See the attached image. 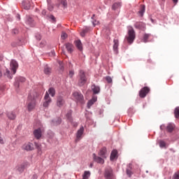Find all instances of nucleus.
<instances>
[{"mask_svg": "<svg viewBox=\"0 0 179 179\" xmlns=\"http://www.w3.org/2000/svg\"><path fill=\"white\" fill-rule=\"evenodd\" d=\"M22 5L24 6V9H26V10H29V9H30V1H27L22 3Z\"/></svg>", "mask_w": 179, "mask_h": 179, "instance_id": "26", "label": "nucleus"}, {"mask_svg": "<svg viewBox=\"0 0 179 179\" xmlns=\"http://www.w3.org/2000/svg\"><path fill=\"white\" fill-rule=\"evenodd\" d=\"M33 22H34V20L31 17L27 16V21H26L27 24H29V26H33Z\"/></svg>", "mask_w": 179, "mask_h": 179, "instance_id": "28", "label": "nucleus"}, {"mask_svg": "<svg viewBox=\"0 0 179 179\" xmlns=\"http://www.w3.org/2000/svg\"><path fill=\"white\" fill-rule=\"evenodd\" d=\"M73 75H75V72L73 71H70L69 73V78H73Z\"/></svg>", "mask_w": 179, "mask_h": 179, "instance_id": "44", "label": "nucleus"}, {"mask_svg": "<svg viewBox=\"0 0 179 179\" xmlns=\"http://www.w3.org/2000/svg\"><path fill=\"white\" fill-rule=\"evenodd\" d=\"M45 101L43 102V107H48L51 103V98L50 97V94L48 92H46L44 96Z\"/></svg>", "mask_w": 179, "mask_h": 179, "instance_id": "9", "label": "nucleus"}, {"mask_svg": "<svg viewBox=\"0 0 179 179\" xmlns=\"http://www.w3.org/2000/svg\"><path fill=\"white\" fill-rule=\"evenodd\" d=\"M48 2V10H54V5L52 4V3L51 2V0H47Z\"/></svg>", "mask_w": 179, "mask_h": 179, "instance_id": "30", "label": "nucleus"}, {"mask_svg": "<svg viewBox=\"0 0 179 179\" xmlns=\"http://www.w3.org/2000/svg\"><path fill=\"white\" fill-rule=\"evenodd\" d=\"M73 127H78V123H73Z\"/></svg>", "mask_w": 179, "mask_h": 179, "instance_id": "62", "label": "nucleus"}, {"mask_svg": "<svg viewBox=\"0 0 179 179\" xmlns=\"http://www.w3.org/2000/svg\"><path fill=\"white\" fill-rule=\"evenodd\" d=\"M106 79L108 83H111L113 82V79L110 76L106 77Z\"/></svg>", "mask_w": 179, "mask_h": 179, "instance_id": "45", "label": "nucleus"}, {"mask_svg": "<svg viewBox=\"0 0 179 179\" xmlns=\"http://www.w3.org/2000/svg\"><path fill=\"white\" fill-rule=\"evenodd\" d=\"M17 33H19V31L17 29L13 30V34H17Z\"/></svg>", "mask_w": 179, "mask_h": 179, "instance_id": "50", "label": "nucleus"}, {"mask_svg": "<svg viewBox=\"0 0 179 179\" xmlns=\"http://www.w3.org/2000/svg\"><path fill=\"white\" fill-rule=\"evenodd\" d=\"M91 89L94 94H99V93H100V87L99 86L93 85H92Z\"/></svg>", "mask_w": 179, "mask_h": 179, "instance_id": "18", "label": "nucleus"}, {"mask_svg": "<svg viewBox=\"0 0 179 179\" xmlns=\"http://www.w3.org/2000/svg\"><path fill=\"white\" fill-rule=\"evenodd\" d=\"M29 166V163L27 162H24L22 164H20L17 166V170L19 171V173H23L24 171V169Z\"/></svg>", "mask_w": 179, "mask_h": 179, "instance_id": "14", "label": "nucleus"}, {"mask_svg": "<svg viewBox=\"0 0 179 179\" xmlns=\"http://www.w3.org/2000/svg\"><path fill=\"white\" fill-rule=\"evenodd\" d=\"M120 6H121V3H115L113 6H112V9L113 10H115L116 9H118V8H120Z\"/></svg>", "mask_w": 179, "mask_h": 179, "instance_id": "36", "label": "nucleus"}, {"mask_svg": "<svg viewBox=\"0 0 179 179\" xmlns=\"http://www.w3.org/2000/svg\"><path fill=\"white\" fill-rule=\"evenodd\" d=\"M145 5H141L140 10L138 11V15L141 17L143 16V14L145 13Z\"/></svg>", "mask_w": 179, "mask_h": 179, "instance_id": "29", "label": "nucleus"}, {"mask_svg": "<svg viewBox=\"0 0 179 179\" xmlns=\"http://www.w3.org/2000/svg\"><path fill=\"white\" fill-rule=\"evenodd\" d=\"M83 132H85V128L82 126L80 129L77 131L76 138L77 141H80L82 136L83 135Z\"/></svg>", "mask_w": 179, "mask_h": 179, "instance_id": "17", "label": "nucleus"}, {"mask_svg": "<svg viewBox=\"0 0 179 179\" xmlns=\"http://www.w3.org/2000/svg\"><path fill=\"white\" fill-rule=\"evenodd\" d=\"M46 13H47V11L45 10H42V15H43L44 16H45Z\"/></svg>", "mask_w": 179, "mask_h": 179, "instance_id": "52", "label": "nucleus"}, {"mask_svg": "<svg viewBox=\"0 0 179 179\" xmlns=\"http://www.w3.org/2000/svg\"><path fill=\"white\" fill-rule=\"evenodd\" d=\"M65 104V99L62 96H58L57 99V107H62Z\"/></svg>", "mask_w": 179, "mask_h": 179, "instance_id": "13", "label": "nucleus"}, {"mask_svg": "<svg viewBox=\"0 0 179 179\" xmlns=\"http://www.w3.org/2000/svg\"><path fill=\"white\" fill-rule=\"evenodd\" d=\"M73 97H74L75 100L81 104L85 103V99L83 98V95L80 92H76L73 93Z\"/></svg>", "mask_w": 179, "mask_h": 179, "instance_id": "3", "label": "nucleus"}, {"mask_svg": "<svg viewBox=\"0 0 179 179\" xmlns=\"http://www.w3.org/2000/svg\"><path fill=\"white\" fill-rule=\"evenodd\" d=\"M78 76V86H85V85H86V82H87V78H86V74L85 73V71L80 70Z\"/></svg>", "mask_w": 179, "mask_h": 179, "instance_id": "2", "label": "nucleus"}, {"mask_svg": "<svg viewBox=\"0 0 179 179\" xmlns=\"http://www.w3.org/2000/svg\"><path fill=\"white\" fill-rule=\"evenodd\" d=\"M17 18L18 19V20H20V15L17 14Z\"/></svg>", "mask_w": 179, "mask_h": 179, "instance_id": "57", "label": "nucleus"}, {"mask_svg": "<svg viewBox=\"0 0 179 179\" xmlns=\"http://www.w3.org/2000/svg\"><path fill=\"white\" fill-rule=\"evenodd\" d=\"M31 96H28L27 101V108L28 111H33L34 108H36V101L34 100H31Z\"/></svg>", "mask_w": 179, "mask_h": 179, "instance_id": "4", "label": "nucleus"}, {"mask_svg": "<svg viewBox=\"0 0 179 179\" xmlns=\"http://www.w3.org/2000/svg\"><path fill=\"white\" fill-rule=\"evenodd\" d=\"M104 177L106 179H114V175L113 174V169L111 168L106 169Z\"/></svg>", "mask_w": 179, "mask_h": 179, "instance_id": "8", "label": "nucleus"}, {"mask_svg": "<svg viewBox=\"0 0 179 179\" xmlns=\"http://www.w3.org/2000/svg\"><path fill=\"white\" fill-rule=\"evenodd\" d=\"M173 179H179V171H177L174 173Z\"/></svg>", "mask_w": 179, "mask_h": 179, "instance_id": "43", "label": "nucleus"}, {"mask_svg": "<svg viewBox=\"0 0 179 179\" xmlns=\"http://www.w3.org/2000/svg\"><path fill=\"white\" fill-rule=\"evenodd\" d=\"M36 40H41V35H36Z\"/></svg>", "mask_w": 179, "mask_h": 179, "instance_id": "51", "label": "nucleus"}, {"mask_svg": "<svg viewBox=\"0 0 179 179\" xmlns=\"http://www.w3.org/2000/svg\"><path fill=\"white\" fill-rule=\"evenodd\" d=\"M26 82V78L23 77H17L15 78V82L14 83V85L15 87H20V83H24Z\"/></svg>", "mask_w": 179, "mask_h": 179, "instance_id": "10", "label": "nucleus"}, {"mask_svg": "<svg viewBox=\"0 0 179 179\" xmlns=\"http://www.w3.org/2000/svg\"><path fill=\"white\" fill-rule=\"evenodd\" d=\"M150 34H145L143 36V43H148L149 38L151 37Z\"/></svg>", "mask_w": 179, "mask_h": 179, "instance_id": "25", "label": "nucleus"}, {"mask_svg": "<svg viewBox=\"0 0 179 179\" xmlns=\"http://www.w3.org/2000/svg\"><path fill=\"white\" fill-rule=\"evenodd\" d=\"M135 30L132 27H128V33L126 36V40L129 44H132L135 40Z\"/></svg>", "mask_w": 179, "mask_h": 179, "instance_id": "1", "label": "nucleus"}, {"mask_svg": "<svg viewBox=\"0 0 179 179\" xmlns=\"http://www.w3.org/2000/svg\"><path fill=\"white\" fill-rule=\"evenodd\" d=\"M59 64H60L61 69H62V68H64V66H62V63H59Z\"/></svg>", "mask_w": 179, "mask_h": 179, "instance_id": "61", "label": "nucleus"}, {"mask_svg": "<svg viewBox=\"0 0 179 179\" xmlns=\"http://www.w3.org/2000/svg\"><path fill=\"white\" fill-rule=\"evenodd\" d=\"M92 24L94 27L97 26V24H100V22L96 20H94V21H92Z\"/></svg>", "mask_w": 179, "mask_h": 179, "instance_id": "42", "label": "nucleus"}, {"mask_svg": "<svg viewBox=\"0 0 179 179\" xmlns=\"http://www.w3.org/2000/svg\"><path fill=\"white\" fill-rule=\"evenodd\" d=\"M174 114H175L176 118H179V107L175 109Z\"/></svg>", "mask_w": 179, "mask_h": 179, "instance_id": "38", "label": "nucleus"}, {"mask_svg": "<svg viewBox=\"0 0 179 179\" xmlns=\"http://www.w3.org/2000/svg\"><path fill=\"white\" fill-rule=\"evenodd\" d=\"M99 155L101 157H103V159L107 158V156H108V154H107V149L105 147L102 148L100 150Z\"/></svg>", "mask_w": 179, "mask_h": 179, "instance_id": "16", "label": "nucleus"}, {"mask_svg": "<svg viewBox=\"0 0 179 179\" xmlns=\"http://www.w3.org/2000/svg\"><path fill=\"white\" fill-rule=\"evenodd\" d=\"M0 78H2V69L0 67Z\"/></svg>", "mask_w": 179, "mask_h": 179, "instance_id": "53", "label": "nucleus"}, {"mask_svg": "<svg viewBox=\"0 0 179 179\" xmlns=\"http://www.w3.org/2000/svg\"><path fill=\"white\" fill-rule=\"evenodd\" d=\"M134 27H136V29H138L139 30H142L143 31H145V30H146V24L143 22H136Z\"/></svg>", "mask_w": 179, "mask_h": 179, "instance_id": "12", "label": "nucleus"}, {"mask_svg": "<svg viewBox=\"0 0 179 179\" xmlns=\"http://www.w3.org/2000/svg\"><path fill=\"white\" fill-rule=\"evenodd\" d=\"M127 176H129V177H131V174H132V172H131V171L129 170H127Z\"/></svg>", "mask_w": 179, "mask_h": 179, "instance_id": "49", "label": "nucleus"}, {"mask_svg": "<svg viewBox=\"0 0 179 179\" xmlns=\"http://www.w3.org/2000/svg\"><path fill=\"white\" fill-rule=\"evenodd\" d=\"M163 128H164V125L160 126V129H162V131H163Z\"/></svg>", "mask_w": 179, "mask_h": 179, "instance_id": "60", "label": "nucleus"}, {"mask_svg": "<svg viewBox=\"0 0 179 179\" xmlns=\"http://www.w3.org/2000/svg\"><path fill=\"white\" fill-rule=\"evenodd\" d=\"M76 47H77L78 50L79 51H82L83 50V46L82 45V42L80 40H77L75 41Z\"/></svg>", "mask_w": 179, "mask_h": 179, "instance_id": "20", "label": "nucleus"}, {"mask_svg": "<svg viewBox=\"0 0 179 179\" xmlns=\"http://www.w3.org/2000/svg\"><path fill=\"white\" fill-rule=\"evenodd\" d=\"M81 36H85V34H83V32H82Z\"/></svg>", "mask_w": 179, "mask_h": 179, "instance_id": "63", "label": "nucleus"}, {"mask_svg": "<svg viewBox=\"0 0 179 179\" xmlns=\"http://www.w3.org/2000/svg\"><path fill=\"white\" fill-rule=\"evenodd\" d=\"M97 101V96H94L91 100H90L87 103V107L88 108H90L92 107V104H94Z\"/></svg>", "mask_w": 179, "mask_h": 179, "instance_id": "22", "label": "nucleus"}, {"mask_svg": "<svg viewBox=\"0 0 179 179\" xmlns=\"http://www.w3.org/2000/svg\"><path fill=\"white\" fill-rule=\"evenodd\" d=\"M32 178H33V179H37V175H34V176H32Z\"/></svg>", "mask_w": 179, "mask_h": 179, "instance_id": "56", "label": "nucleus"}, {"mask_svg": "<svg viewBox=\"0 0 179 179\" xmlns=\"http://www.w3.org/2000/svg\"><path fill=\"white\" fill-rule=\"evenodd\" d=\"M36 145L37 146V144H36Z\"/></svg>", "mask_w": 179, "mask_h": 179, "instance_id": "64", "label": "nucleus"}, {"mask_svg": "<svg viewBox=\"0 0 179 179\" xmlns=\"http://www.w3.org/2000/svg\"><path fill=\"white\" fill-rule=\"evenodd\" d=\"M150 92V88L148 87H143L139 92V96L141 99H145L148 93Z\"/></svg>", "mask_w": 179, "mask_h": 179, "instance_id": "5", "label": "nucleus"}, {"mask_svg": "<svg viewBox=\"0 0 179 179\" xmlns=\"http://www.w3.org/2000/svg\"><path fill=\"white\" fill-rule=\"evenodd\" d=\"M173 3H177L178 2V0H173Z\"/></svg>", "mask_w": 179, "mask_h": 179, "instance_id": "58", "label": "nucleus"}, {"mask_svg": "<svg viewBox=\"0 0 179 179\" xmlns=\"http://www.w3.org/2000/svg\"><path fill=\"white\" fill-rule=\"evenodd\" d=\"M61 38H62V40H65L66 38H68V34L65 32H62L61 35Z\"/></svg>", "mask_w": 179, "mask_h": 179, "instance_id": "40", "label": "nucleus"}, {"mask_svg": "<svg viewBox=\"0 0 179 179\" xmlns=\"http://www.w3.org/2000/svg\"><path fill=\"white\" fill-rule=\"evenodd\" d=\"M71 112L69 113L66 114V117H67L68 120H69V121H72V119L71 118Z\"/></svg>", "mask_w": 179, "mask_h": 179, "instance_id": "47", "label": "nucleus"}, {"mask_svg": "<svg viewBox=\"0 0 179 179\" xmlns=\"http://www.w3.org/2000/svg\"><path fill=\"white\" fill-rule=\"evenodd\" d=\"M34 136L36 139H41L43 136V129L41 128L36 129L34 131Z\"/></svg>", "mask_w": 179, "mask_h": 179, "instance_id": "11", "label": "nucleus"}, {"mask_svg": "<svg viewBox=\"0 0 179 179\" xmlns=\"http://www.w3.org/2000/svg\"><path fill=\"white\" fill-rule=\"evenodd\" d=\"M83 34H86V33H87V29H84L83 31Z\"/></svg>", "mask_w": 179, "mask_h": 179, "instance_id": "55", "label": "nucleus"}, {"mask_svg": "<svg viewBox=\"0 0 179 179\" xmlns=\"http://www.w3.org/2000/svg\"><path fill=\"white\" fill-rule=\"evenodd\" d=\"M52 122L53 125H59V124L62 122L61 118L58 117L56 121H52Z\"/></svg>", "mask_w": 179, "mask_h": 179, "instance_id": "37", "label": "nucleus"}, {"mask_svg": "<svg viewBox=\"0 0 179 179\" xmlns=\"http://www.w3.org/2000/svg\"><path fill=\"white\" fill-rule=\"evenodd\" d=\"M61 4L64 6V8H66L68 6V3L66 2V0H62Z\"/></svg>", "mask_w": 179, "mask_h": 179, "instance_id": "39", "label": "nucleus"}, {"mask_svg": "<svg viewBox=\"0 0 179 179\" xmlns=\"http://www.w3.org/2000/svg\"><path fill=\"white\" fill-rule=\"evenodd\" d=\"M65 46H66V48L68 52H70V54L71 52H73V45H72V43H66Z\"/></svg>", "mask_w": 179, "mask_h": 179, "instance_id": "21", "label": "nucleus"}, {"mask_svg": "<svg viewBox=\"0 0 179 179\" xmlns=\"http://www.w3.org/2000/svg\"><path fill=\"white\" fill-rule=\"evenodd\" d=\"M4 76H7L8 79H12L13 76L12 73H10V71L8 69L6 70V73H4Z\"/></svg>", "mask_w": 179, "mask_h": 179, "instance_id": "34", "label": "nucleus"}, {"mask_svg": "<svg viewBox=\"0 0 179 179\" xmlns=\"http://www.w3.org/2000/svg\"><path fill=\"white\" fill-rule=\"evenodd\" d=\"M113 42H114L113 50L115 52L117 53L118 52V45H119L118 39H114Z\"/></svg>", "mask_w": 179, "mask_h": 179, "instance_id": "24", "label": "nucleus"}, {"mask_svg": "<svg viewBox=\"0 0 179 179\" xmlns=\"http://www.w3.org/2000/svg\"><path fill=\"white\" fill-rule=\"evenodd\" d=\"M44 73H45V75H50V73H51V68H50L48 66H45Z\"/></svg>", "mask_w": 179, "mask_h": 179, "instance_id": "32", "label": "nucleus"}, {"mask_svg": "<svg viewBox=\"0 0 179 179\" xmlns=\"http://www.w3.org/2000/svg\"><path fill=\"white\" fill-rule=\"evenodd\" d=\"M159 147L160 148H166V142L164 141H159Z\"/></svg>", "mask_w": 179, "mask_h": 179, "instance_id": "41", "label": "nucleus"}, {"mask_svg": "<svg viewBox=\"0 0 179 179\" xmlns=\"http://www.w3.org/2000/svg\"><path fill=\"white\" fill-rule=\"evenodd\" d=\"M89 177H90V171H85L83 175V179H89Z\"/></svg>", "mask_w": 179, "mask_h": 179, "instance_id": "33", "label": "nucleus"}, {"mask_svg": "<svg viewBox=\"0 0 179 179\" xmlns=\"http://www.w3.org/2000/svg\"><path fill=\"white\" fill-rule=\"evenodd\" d=\"M7 117L8 118V120H15L16 119V114H15V113L13 112H8L7 113Z\"/></svg>", "mask_w": 179, "mask_h": 179, "instance_id": "23", "label": "nucleus"}, {"mask_svg": "<svg viewBox=\"0 0 179 179\" xmlns=\"http://www.w3.org/2000/svg\"><path fill=\"white\" fill-rule=\"evenodd\" d=\"M47 44V42L45 41H42L40 43V47H44Z\"/></svg>", "mask_w": 179, "mask_h": 179, "instance_id": "46", "label": "nucleus"}, {"mask_svg": "<svg viewBox=\"0 0 179 179\" xmlns=\"http://www.w3.org/2000/svg\"><path fill=\"white\" fill-rule=\"evenodd\" d=\"M29 97H32L31 100H37V99H41V95H40V93L38 92L34 91L30 95H29Z\"/></svg>", "mask_w": 179, "mask_h": 179, "instance_id": "15", "label": "nucleus"}, {"mask_svg": "<svg viewBox=\"0 0 179 179\" xmlns=\"http://www.w3.org/2000/svg\"><path fill=\"white\" fill-rule=\"evenodd\" d=\"M22 150H26L27 152H30L31 150H34V145L33 143L28 142L25 143L22 147Z\"/></svg>", "mask_w": 179, "mask_h": 179, "instance_id": "6", "label": "nucleus"}, {"mask_svg": "<svg viewBox=\"0 0 179 179\" xmlns=\"http://www.w3.org/2000/svg\"><path fill=\"white\" fill-rule=\"evenodd\" d=\"M95 17H96V15L93 14L92 16V17H91V19L93 20V19H94Z\"/></svg>", "mask_w": 179, "mask_h": 179, "instance_id": "59", "label": "nucleus"}, {"mask_svg": "<svg viewBox=\"0 0 179 179\" xmlns=\"http://www.w3.org/2000/svg\"><path fill=\"white\" fill-rule=\"evenodd\" d=\"M10 66L13 75H15V73H16L17 68H19V64H17V62H16V60L15 59L11 60Z\"/></svg>", "mask_w": 179, "mask_h": 179, "instance_id": "7", "label": "nucleus"}, {"mask_svg": "<svg viewBox=\"0 0 179 179\" xmlns=\"http://www.w3.org/2000/svg\"><path fill=\"white\" fill-rule=\"evenodd\" d=\"M0 143L1 145H3V143H5V140H3V138L1 136H0Z\"/></svg>", "mask_w": 179, "mask_h": 179, "instance_id": "48", "label": "nucleus"}, {"mask_svg": "<svg viewBox=\"0 0 179 179\" xmlns=\"http://www.w3.org/2000/svg\"><path fill=\"white\" fill-rule=\"evenodd\" d=\"M94 160L96 162V163H99L100 164H104V159L100 157L96 156V155L94 154Z\"/></svg>", "mask_w": 179, "mask_h": 179, "instance_id": "19", "label": "nucleus"}, {"mask_svg": "<svg viewBox=\"0 0 179 179\" xmlns=\"http://www.w3.org/2000/svg\"><path fill=\"white\" fill-rule=\"evenodd\" d=\"M174 129V125L173 124H169L166 127V131L168 132H173V130Z\"/></svg>", "mask_w": 179, "mask_h": 179, "instance_id": "31", "label": "nucleus"}, {"mask_svg": "<svg viewBox=\"0 0 179 179\" xmlns=\"http://www.w3.org/2000/svg\"><path fill=\"white\" fill-rule=\"evenodd\" d=\"M48 93L49 94H50V96H52V97H54V96H55V89H54L53 87H50L48 90Z\"/></svg>", "mask_w": 179, "mask_h": 179, "instance_id": "35", "label": "nucleus"}, {"mask_svg": "<svg viewBox=\"0 0 179 179\" xmlns=\"http://www.w3.org/2000/svg\"><path fill=\"white\" fill-rule=\"evenodd\" d=\"M50 19H52V20H55V17L50 15Z\"/></svg>", "mask_w": 179, "mask_h": 179, "instance_id": "54", "label": "nucleus"}, {"mask_svg": "<svg viewBox=\"0 0 179 179\" xmlns=\"http://www.w3.org/2000/svg\"><path fill=\"white\" fill-rule=\"evenodd\" d=\"M117 155H118V152L115 150H113L110 154V160H114L117 159Z\"/></svg>", "mask_w": 179, "mask_h": 179, "instance_id": "27", "label": "nucleus"}]
</instances>
